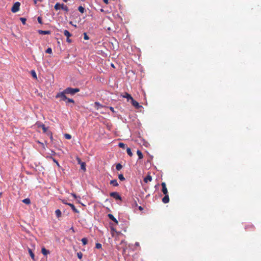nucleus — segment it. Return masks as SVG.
<instances>
[{
	"mask_svg": "<svg viewBox=\"0 0 261 261\" xmlns=\"http://www.w3.org/2000/svg\"><path fill=\"white\" fill-rule=\"evenodd\" d=\"M64 90L66 94H70L71 95H74L76 93L79 92L80 90L77 88H72L71 87H68L64 89Z\"/></svg>",
	"mask_w": 261,
	"mask_h": 261,
	"instance_id": "obj_1",
	"label": "nucleus"
},
{
	"mask_svg": "<svg viewBox=\"0 0 261 261\" xmlns=\"http://www.w3.org/2000/svg\"><path fill=\"white\" fill-rule=\"evenodd\" d=\"M66 93H65V90H64L62 92L58 93L56 96V98H61V100L65 101L67 99V96H66Z\"/></svg>",
	"mask_w": 261,
	"mask_h": 261,
	"instance_id": "obj_2",
	"label": "nucleus"
},
{
	"mask_svg": "<svg viewBox=\"0 0 261 261\" xmlns=\"http://www.w3.org/2000/svg\"><path fill=\"white\" fill-rule=\"evenodd\" d=\"M20 3L19 2H15L11 8L13 13H16L19 10Z\"/></svg>",
	"mask_w": 261,
	"mask_h": 261,
	"instance_id": "obj_3",
	"label": "nucleus"
},
{
	"mask_svg": "<svg viewBox=\"0 0 261 261\" xmlns=\"http://www.w3.org/2000/svg\"><path fill=\"white\" fill-rule=\"evenodd\" d=\"M110 195L111 197L114 198L116 200H119L120 201H122V200L121 196L120 195L119 193L117 192H111L110 194Z\"/></svg>",
	"mask_w": 261,
	"mask_h": 261,
	"instance_id": "obj_4",
	"label": "nucleus"
},
{
	"mask_svg": "<svg viewBox=\"0 0 261 261\" xmlns=\"http://www.w3.org/2000/svg\"><path fill=\"white\" fill-rule=\"evenodd\" d=\"M78 163L81 165V168L84 171H85L86 169V163L85 162H82L80 158H77Z\"/></svg>",
	"mask_w": 261,
	"mask_h": 261,
	"instance_id": "obj_5",
	"label": "nucleus"
},
{
	"mask_svg": "<svg viewBox=\"0 0 261 261\" xmlns=\"http://www.w3.org/2000/svg\"><path fill=\"white\" fill-rule=\"evenodd\" d=\"M162 192L164 195H168V190L166 188V185L165 182H162Z\"/></svg>",
	"mask_w": 261,
	"mask_h": 261,
	"instance_id": "obj_6",
	"label": "nucleus"
},
{
	"mask_svg": "<svg viewBox=\"0 0 261 261\" xmlns=\"http://www.w3.org/2000/svg\"><path fill=\"white\" fill-rule=\"evenodd\" d=\"M131 101L132 105L134 106L135 108H139L140 107H141V106L139 105V103L137 101L134 100L133 98L131 99Z\"/></svg>",
	"mask_w": 261,
	"mask_h": 261,
	"instance_id": "obj_7",
	"label": "nucleus"
},
{
	"mask_svg": "<svg viewBox=\"0 0 261 261\" xmlns=\"http://www.w3.org/2000/svg\"><path fill=\"white\" fill-rule=\"evenodd\" d=\"M66 204H67L69 206H70L71 208V209L72 210V211L75 213H79V211L77 210V208H75V206L72 204V203H66Z\"/></svg>",
	"mask_w": 261,
	"mask_h": 261,
	"instance_id": "obj_8",
	"label": "nucleus"
},
{
	"mask_svg": "<svg viewBox=\"0 0 261 261\" xmlns=\"http://www.w3.org/2000/svg\"><path fill=\"white\" fill-rule=\"evenodd\" d=\"M108 218L111 219V220H112L113 221H114L116 224H118V221L117 220V219L114 217V216L111 214H109L108 215Z\"/></svg>",
	"mask_w": 261,
	"mask_h": 261,
	"instance_id": "obj_9",
	"label": "nucleus"
},
{
	"mask_svg": "<svg viewBox=\"0 0 261 261\" xmlns=\"http://www.w3.org/2000/svg\"><path fill=\"white\" fill-rule=\"evenodd\" d=\"M38 127H40L42 128L43 133H46L47 128L45 127V125L43 123L37 124Z\"/></svg>",
	"mask_w": 261,
	"mask_h": 261,
	"instance_id": "obj_10",
	"label": "nucleus"
},
{
	"mask_svg": "<svg viewBox=\"0 0 261 261\" xmlns=\"http://www.w3.org/2000/svg\"><path fill=\"white\" fill-rule=\"evenodd\" d=\"M162 201L164 203H167L169 201V195H165V196L162 199Z\"/></svg>",
	"mask_w": 261,
	"mask_h": 261,
	"instance_id": "obj_11",
	"label": "nucleus"
},
{
	"mask_svg": "<svg viewBox=\"0 0 261 261\" xmlns=\"http://www.w3.org/2000/svg\"><path fill=\"white\" fill-rule=\"evenodd\" d=\"M41 253L44 255H47V254L50 253V251L46 249L44 247H42L41 248Z\"/></svg>",
	"mask_w": 261,
	"mask_h": 261,
	"instance_id": "obj_12",
	"label": "nucleus"
},
{
	"mask_svg": "<svg viewBox=\"0 0 261 261\" xmlns=\"http://www.w3.org/2000/svg\"><path fill=\"white\" fill-rule=\"evenodd\" d=\"M38 33L41 35H48L51 33L50 31H43V30H39Z\"/></svg>",
	"mask_w": 261,
	"mask_h": 261,
	"instance_id": "obj_13",
	"label": "nucleus"
},
{
	"mask_svg": "<svg viewBox=\"0 0 261 261\" xmlns=\"http://www.w3.org/2000/svg\"><path fill=\"white\" fill-rule=\"evenodd\" d=\"M103 107V106L100 104L99 102L96 101L94 102V108L96 110H98L99 108H101Z\"/></svg>",
	"mask_w": 261,
	"mask_h": 261,
	"instance_id": "obj_14",
	"label": "nucleus"
},
{
	"mask_svg": "<svg viewBox=\"0 0 261 261\" xmlns=\"http://www.w3.org/2000/svg\"><path fill=\"white\" fill-rule=\"evenodd\" d=\"M152 180V177L150 175H148L144 178V181L146 183L148 181H151Z\"/></svg>",
	"mask_w": 261,
	"mask_h": 261,
	"instance_id": "obj_15",
	"label": "nucleus"
},
{
	"mask_svg": "<svg viewBox=\"0 0 261 261\" xmlns=\"http://www.w3.org/2000/svg\"><path fill=\"white\" fill-rule=\"evenodd\" d=\"M28 252H29V254H30V256L31 257L32 259L33 260H35V255L33 253L32 250L30 248H28Z\"/></svg>",
	"mask_w": 261,
	"mask_h": 261,
	"instance_id": "obj_16",
	"label": "nucleus"
},
{
	"mask_svg": "<svg viewBox=\"0 0 261 261\" xmlns=\"http://www.w3.org/2000/svg\"><path fill=\"white\" fill-rule=\"evenodd\" d=\"M110 184L112 185L113 186L117 187L119 186V184L117 182V179H113L111 180Z\"/></svg>",
	"mask_w": 261,
	"mask_h": 261,
	"instance_id": "obj_17",
	"label": "nucleus"
},
{
	"mask_svg": "<svg viewBox=\"0 0 261 261\" xmlns=\"http://www.w3.org/2000/svg\"><path fill=\"white\" fill-rule=\"evenodd\" d=\"M63 34L67 38H69L72 36V34L68 30H66L64 31Z\"/></svg>",
	"mask_w": 261,
	"mask_h": 261,
	"instance_id": "obj_18",
	"label": "nucleus"
},
{
	"mask_svg": "<svg viewBox=\"0 0 261 261\" xmlns=\"http://www.w3.org/2000/svg\"><path fill=\"white\" fill-rule=\"evenodd\" d=\"M61 9L63 10L66 11V12H68L69 11L68 7L66 5H64V4H61Z\"/></svg>",
	"mask_w": 261,
	"mask_h": 261,
	"instance_id": "obj_19",
	"label": "nucleus"
},
{
	"mask_svg": "<svg viewBox=\"0 0 261 261\" xmlns=\"http://www.w3.org/2000/svg\"><path fill=\"white\" fill-rule=\"evenodd\" d=\"M55 214L57 218H60L61 217L62 213L59 209L56 210L55 211Z\"/></svg>",
	"mask_w": 261,
	"mask_h": 261,
	"instance_id": "obj_20",
	"label": "nucleus"
},
{
	"mask_svg": "<svg viewBox=\"0 0 261 261\" xmlns=\"http://www.w3.org/2000/svg\"><path fill=\"white\" fill-rule=\"evenodd\" d=\"M123 97H124V98H126L127 99L128 101L129 99L131 100L132 98H133L132 97V96L129 94H128L127 93H125V94L123 96Z\"/></svg>",
	"mask_w": 261,
	"mask_h": 261,
	"instance_id": "obj_21",
	"label": "nucleus"
},
{
	"mask_svg": "<svg viewBox=\"0 0 261 261\" xmlns=\"http://www.w3.org/2000/svg\"><path fill=\"white\" fill-rule=\"evenodd\" d=\"M54 8L56 10H60V9H61V4H60L59 3H56L54 6Z\"/></svg>",
	"mask_w": 261,
	"mask_h": 261,
	"instance_id": "obj_22",
	"label": "nucleus"
},
{
	"mask_svg": "<svg viewBox=\"0 0 261 261\" xmlns=\"http://www.w3.org/2000/svg\"><path fill=\"white\" fill-rule=\"evenodd\" d=\"M137 154L139 156V159H142L143 158V154L140 150H138L137 151Z\"/></svg>",
	"mask_w": 261,
	"mask_h": 261,
	"instance_id": "obj_23",
	"label": "nucleus"
},
{
	"mask_svg": "<svg viewBox=\"0 0 261 261\" xmlns=\"http://www.w3.org/2000/svg\"><path fill=\"white\" fill-rule=\"evenodd\" d=\"M22 202H23L24 203H25L26 204H29L31 203V200L29 198H27L24 199L22 200Z\"/></svg>",
	"mask_w": 261,
	"mask_h": 261,
	"instance_id": "obj_24",
	"label": "nucleus"
},
{
	"mask_svg": "<svg viewBox=\"0 0 261 261\" xmlns=\"http://www.w3.org/2000/svg\"><path fill=\"white\" fill-rule=\"evenodd\" d=\"M48 158H49V159H51V160L53 161V162H54V163H55L58 167H60L59 163H58V162L57 161V160H56V159H55V158H53V157H52V156H49Z\"/></svg>",
	"mask_w": 261,
	"mask_h": 261,
	"instance_id": "obj_25",
	"label": "nucleus"
},
{
	"mask_svg": "<svg viewBox=\"0 0 261 261\" xmlns=\"http://www.w3.org/2000/svg\"><path fill=\"white\" fill-rule=\"evenodd\" d=\"M126 151H127V153L128 154V155L129 156H132L133 153L132 152V151H131V149H130V148L127 147V149H126Z\"/></svg>",
	"mask_w": 261,
	"mask_h": 261,
	"instance_id": "obj_26",
	"label": "nucleus"
},
{
	"mask_svg": "<svg viewBox=\"0 0 261 261\" xmlns=\"http://www.w3.org/2000/svg\"><path fill=\"white\" fill-rule=\"evenodd\" d=\"M78 10H79L81 13H83L85 12V8H84L83 7H82V6H79V8H78Z\"/></svg>",
	"mask_w": 261,
	"mask_h": 261,
	"instance_id": "obj_27",
	"label": "nucleus"
},
{
	"mask_svg": "<svg viewBox=\"0 0 261 261\" xmlns=\"http://www.w3.org/2000/svg\"><path fill=\"white\" fill-rule=\"evenodd\" d=\"M81 241L84 245H86L88 243V240L86 238L82 239Z\"/></svg>",
	"mask_w": 261,
	"mask_h": 261,
	"instance_id": "obj_28",
	"label": "nucleus"
},
{
	"mask_svg": "<svg viewBox=\"0 0 261 261\" xmlns=\"http://www.w3.org/2000/svg\"><path fill=\"white\" fill-rule=\"evenodd\" d=\"M66 103L71 102V103H74L75 102H74V100L73 99L69 98L67 97V99L66 100Z\"/></svg>",
	"mask_w": 261,
	"mask_h": 261,
	"instance_id": "obj_29",
	"label": "nucleus"
},
{
	"mask_svg": "<svg viewBox=\"0 0 261 261\" xmlns=\"http://www.w3.org/2000/svg\"><path fill=\"white\" fill-rule=\"evenodd\" d=\"M122 168V166L121 164L118 163L116 165V168L117 170H120Z\"/></svg>",
	"mask_w": 261,
	"mask_h": 261,
	"instance_id": "obj_30",
	"label": "nucleus"
},
{
	"mask_svg": "<svg viewBox=\"0 0 261 261\" xmlns=\"http://www.w3.org/2000/svg\"><path fill=\"white\" fill-rule=\"evenodd\" d=\"M119 179L121 181H124L125 179L122 174H120L118 175Z\"/></svg>",
	"mask_w": 261,
	"mask_h": 261,
	"instance_id": "obj_31",
	"label": "nucleus"
},
{
	"mask_svg": "<svg viewBox=\"0 0 261 261\" xmlns=\"http://www.w3.org/2000/svg\"><path fill=\"white\" fill-rule=\"evenodd\" d=\"M31 74H32V76L34 79H37V75H36V72H35V71L34 70H32L31 71Z\"/></svg>",
	"mask_w": 261,
	"mask_h": 261,
	"instance_id": "obj_32",
	"label": "nucleus"
},
{
	"mask_svg": "<svg viewBox=\"0 0 261 261\" xmlns=\"http://www.w3.org/2000/svg\"><path fill=\"white\" fill-rule=\"evenodd\" d=\"M20 20L22 22L23 24H25V22H26V20H27L26 18H25L24 17H20Z\"/></svg>",
	"mask_w": 261,
	"mask_h": 261,
	"instance_id": "obj_33",
	"label": "nucleus"
},
{
	"mask_svg": "<svg viewBox=\"0 0 261 261\" xmlns=\"http://www.w3.org/2000/svg\"><path fill=\"white\" fill-rule=\"evenodd\" d=\"M64 137L66 139H68V140H69L71 138V136L68 134H65L64 135Z\"/></svg>",
	"mask_w": 261,
	"mask_h": 261,
	"instance_id": "obj_34",
	"label": "nucleus"
},
{
	"mask_svg": "<svg viewBox=\"0 0 261 261\" xmlns=\"http://www.w3.org/2000/svg\"><path fill=\"white\" fill-rule=\"evenodd\" d=\"M95 248L97 249H101L102 248V245L100 243H96L95 245Z\"/></svg>",
	"mask_w": 261,
	"mask_h": 261,
	"instance_id": "obj_35",
	"label": "nucleus"
},
{
	"mask_svg": "<svg viewBox=\"0 0 261 261\" xmlns=\"http://www.w3.org/2000/svg\"><path fill=\"white\" fill-rule=\"evenodd\" d=\"M45 52L47 54H51L52 53V49L50 47H48L45 51Z\"/></svg>",
	"mask_w": 261,
	"mask_h": 261,
	"instance_id": "obj_36",
	"label": "nucleus"
},
{
	"mask_svg": "<svg viewBox=\"0 0 261 261\" xmlns=\"http://www.w3.org/2000/svg\"><path fill=\"white\" fill-rule=\"evenodd\" d=\"M118 146L120 147V148H123L124 149L125 148V145L123 143H119V144H118Z\"/></svg>",
	"mask_w": 261,
	"mask_h": 261,
	"instance_id": "obj_37",
	"label": "nucleus"
},
{
	"mask_svg": "<svg viewBox=\"0 0 261 261\" xmlns=\"http://www.w3.org/2000/svg\"><path fill=\"white\" fill-rule=\"evenodd\" d=\"M47 134L49 136V138H50L51 141H52L53 139L52 133L50 132H49L47 133Z\"/></svg>",
	"mask_w": 261,
	"mask_h": 261,
	"instance_id": "obj_38",
	"label": "nucleus"
},
{
	"mask_svg": "<svg viewBox=\"0 0 261 261\" xmlns=\"http://www.w3.org/2000/svg\"><path fill=\"white\" fill-rule=\"evenodd\" d=\"M89 38L88 36L87 35V34L86 33H85L84 34V39L85 40H88V39H89Z\"/></svg>",
	"mask_w": 261,
	"mask_h": 261,
	"instance_id": "obj_39",
	"label": "nucleus"
},
{
	"mask_svg": "<svg viewBox=\"0 0 261 261\" xmlns=\"http://www.w3.org/2000/svg\"><path fill=\"white\" fill-rule=\"evenodd\" d=\"M37 20H38V22L40 23V24H42V18L41 17H38L37 18Z\"/></svg>",
	"mask_w": 261,
	"mask_h": 261,
	"instance_id": "obj_40",
	"label": "nucleus"
},
{
	"mask_svg": "<svg viewBox=\"0 0 261 261\" xmlns=\"http://www.w3.org/2000/svg\"><path fill=\"white\" fill-rule=\"evenodd\" d=\"M77 257L81 259L82 257V253H77Z\"/></svg>",
	"mask_w": 261,
	"mask_h": 261,
	"instance_id": "obj_41",
	"label": "nucleus"
},
{
	"mask_svg": "<svg viewBox=\"0 0 261 261\" xmlns=\"http://www.w3.org/2000/svg\"><path fill=\"white\" fill-rule=\"evenodd\" d=\"M66 41H67V42H68V43H71V42H72V40H71L69 38H67V37Z\"/></svg>",
	"mask_w": 261,
	"mask_h": 261,
	"instance_id": "obj_42",
	"label": "nucleus"
},
{
	"mask_svg": "<svg viewBox=\"0 0 261 261\" xmlns=\"http://www.w3.org/2000/svg\"><path fill=\"white\" fill-rule=\"evenodd\" d=\"M133 206H137V203L136 201H135V200L134 201V203L133 204Z\"/></svg>",
	"mask_w": 261,
	"mask_h": 261,
	"instance_id": "obj_43",
	"label": "nucleus"
},
{
	"mask_svg": "<svg viewBox=\"0 0 261 261\" xmlns=\"http://www.w3.org/2000/svg\"><path fill=\"white\" fill-rule=\"evenodd\" d=\"M70 230H71L73 232H75V230L73 227H71Z\"/></svg>",
	"mask_w": 261,
	"mask_h": 261,
	"instance_id": "obj_44",
	"label": "nucleus"
},
{
	"mask_svg": "<svg viewBox=\"0 0 261 261\" xmlns=\"http://www.w3.org/2000/svg\"><path fill=\"white\" fill-rule=\"evenodd\" d=\"M110 109V110H111V111H112V112H114V108H113V107H111Z\"/></svg>",
	"mask_w": 261,
	"mask_h": 261,
	"instance_id": "obj_45",
	"label": "nucleus"
},
{
	"mask_svg": "<svg viewBox=\"0 0 261 261\" xmlns=\"http://www.w3.org/2000/svg\"><path fill=\"white\" fill-rule=\"evenodd\" d=\"M138 208H139V210H140V211H142L143 210L142 207L141 206H139Z\"/></svg>",
	"mask_w": 261,
	"mask_h": 261,
	"instance_id": "obj_46",
	"label": "nucleus"
},
{
	"mask_svg": "<svg viewBox=\"0 0 261 261\" xmlns=\"http://www.w3.org/2000/svg\"><path fill=\"white\" fill-rule=\"evenodd\" d=\"M72 196H73V197H74L75 198H76V196L75 194L73 193V194H72Z\"/></svg>",
	"mask_w": 261,
	"mask_h": 261,
	"instance_id": "obj_47",
	"label": "nucleus"
},
{
	"mask_svg": "<svg viewBox=\"0 0 261 261\" xmlns=\"http://www.w3.org/2000/svg\"><path fill=\"white\" fill-rule=\"evenodd\" d=\"M108 1L109 0H103V2L106 3V4H108Z\"/></svg>",
	"mask_w": 261,
	"mask_h": 261,
	"instance_id": "obj_48",
	"label": "nucleus"
},
{
	"mask_svg": "<svg viewBox=\"0 0 261 261\" xmlns=\"http://www.w3.org/2000/svg\"><path fill=\"white\" fill-rule=\"evenodd\" d=\"M37 2L38 1L37 0H34V3L35 4H36Z\"/></svg>",
	"mask_w": 261,
	"mask_h": 261,
	"instance_id": "obj_49",
	"label": "nucleus"
},
{
	"mask_svg": "<svg viewBox=\"0 0 261 261\" xmlns=\"http://www.w3.org/2000/svg\"><path fill=\"white\" fill-rule=\"evenodd\" d=\"M64 2L66 3L68 2V0H63Z\"/></svg>",
	"mask_w": 261,
	"mask_h": 261,
	"instance_id": "obj_50",
	"label": "nucleus"
},
{
	"mask_svg": "<svg viewBox=\"0 0 261 261\" xmlns=\"http://www.w3.org/2000/svg\"><path fill=\"white\" fill-rule=\"evenodd\" d=\"M38 2H42L43 0H37Z\"/></svg>",
	"mask_w": 261,
	"mask_h": 261,
	"instance_id": "obj_51",
	"label": "nucleus"
},
{
	"mask_svg": "<svg viewBox=\"0 0 261 261\" xmlns=\"http://www.w3.org/2000/svg\"><path fill=\"white\" fill-rule=\"evenodd\" d=\"M63 203L66 204V203H68V202H66V201H63Z\"/></svg>",
	"mask_w": 261,
	"mask_h": 261,
	"instance_id": "obj_52",
	"label": "nucleus"
},
{
	"mask_svg": "<svg viewBox=\"0 0 261 261\" xmlns=\"http://www.w3.org/2000/svg\"><path fill=\"white\" fill-rule=\"evenodd\" d=\"M2 193L0 192V197L2 196Z\"/></svg>",
	"mask_w": 261,
	"mask_h": 261,
	"instance_id": "obj_53",
	"label": "nucleus"
},
{
	"mask_svg": "<svg viewBox=\"0 0 261 261\" xmlns=\"http://www.w3.org/2000/svg\"><path fill=\"white\" fill-rule=\"evenodd\" d=\"M245 229H246V230H247V229H248V226H246V227H245Z\"/></svg>",
	"mask_w": 261,
	"mask_h": 261,
	"instance_id": "obj_54",
	"label": "nucleus"
},
{
	"mask_svg": "<svg viewBox=\"0 0 261 261\" xmlns=\"http://www.w3.org/2000/svg\"><path fill=\"white\" fill-rule=\"evenodd\" d=\"M138 244H139V243H136V245H138Z\"/></svg>",
	"mask_w": 261,
	"mask_h": 261,
	"instance_id": "obj_55",
	"label": "nucleus"
},
{
	"mask_svg": "<svg viewBox=\"0 0 261 261\" xmlns=\"http://www.w3.org/2000/svg\"><path fill=\"white\" fill-rule=\"evenodd\" d=\"M250 228H253V227L252 226H250Z\"/></svg>",
	"mask_w": 261,
	"mask_h": 261,
	"instance_id": "obj_56",
	"label": "nucleus"
}]
</instances>
